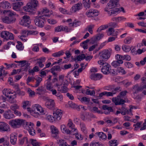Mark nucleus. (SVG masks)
Listing matches in <instances>:
<instances>
[{"mask_svg": "<svg viewBox=\"0 0 146 146\" xmlns=\"http://www.w3.org/2000/svg\"><path fill=\"white\" fill-rule=\"evenodd\" d=\"M45 60L46 58L44 57H41L37 59L38 61L37 63L38 64L40 67L42 68L44 66V65L42 64V62H45Z\"/></svg>", "mask_w": 146, "mask_h": 146, "instance_id": "35", "label": "nucleus"}, {"mask_svg": "<svg viewBox=\"0 0 146 146\" xmlns=\"http://www.w3.org/2000/svg\"><path fill=\"white\" fill-rule=\"evenodd\" d=\"M49 15H39L38 16L36 17L34 20V22L35 25L40 27H42L44 25L43 21L46 20V17H50Z\"/></svg>", "mask_w": 146, "mask_h": 146, "instance_id": "4", "label": "nucleus"}, {"mask_svg": "<svg viewBox=\"0 0 146 146\" xmlns=\"http://www.w3.org/2000/svg\"><path fill=\"white\" fill-rule=\"evenodd\" d=\"M45 119L50 123L55 122L54 116L52 115L47 114L46 115Z\"/></svg>", "mask_w": 146, "mask_h": 146, "instance_id": "34", "label": "nucleus"}, {"mask_svg": "<svg viewBox=\"0 0 146 146\" xmlns=\"http://www.w3.org/2000/svg\"><path fill=\"white\" fill-rule=\"evenodd\" d=\"M80 127L81 131L84 133H86L87 132V130L85 124L83 123L80 124Z\"/></svg>", "mask_w": 146, "mask_h": 146, "instance_id": "50", "label": "nucleus"}, {"mask_svg": "<svg viewBox=\"0 0 146 146\" xmlns=\"http://www.w3.org/2000/svg\"><path fill=\"white\" fill-rule=\"evenodd\" d=\"M112 101L116 106L123 104L125 102V100L119 96L113 98Z\"/></svg>", "mask_w": 146, "mask_h": 146, "instance_id": "10", "label": "nucleus"}, {"mask_svg": "<svg viewBox=\"0 0 146 146\" xmlns=\"http://www.w3.org/2000/svg\"><path fill=\"white\" fill-rule=\"evenodd\" d=\"M64 76L63 75H60L59 76V79H58L57 82L55 83L54 86L58 87H60V86L63 83L64 81Z\"/></svg>", "mask_w": 146, "mask_h": 146, "instance_id": "28", "label": "nucleus"}, {"mask_svg": "<svg viewBox=\"0 0 146 146\" xmlns=\"http://www.w3.org/2000/svg\"><path fill=\"white\" fill-rule=\"evenodd\" d=\"M3 13H7L8 16L10 24L13 23L16 21V18L18 17V15L14 11L9 10H4Z\"/></svg>", "mask_w": 146, "mask_h": 146, "instance_id": "6", "label": "nucleus"}, {"mask_svg": "<svg viewBox=\"0 0 146 146\" xmlns=\"http://www.w3.org/2000/svg\"><path fill=\"white\" fill-rule=\"evenodd\" d=\"M103 109L104 110V113L106 114H109L110 112L112 111L113 109L111 107H109L107 105H104L102 107Z\"/></svg>", "mask_w": 146, "mask_h": 146, "instance_id": "30", "label": "nucleus"}, {"mask_svg": "<svg viewBox=\"0 0 146 146\" xmlns=\"http://www.w3.org/2000/svg\"><path fill=\"white\" fill-rule=\"evenodd\" d=\"M74 135H75V138L77 140H82L84 138V136L79 133L78 132L75 133Z\"/></svg>", "mask_w": 146, "mask_h": 146, "instance_id": "44", "label": "nucleus"}, {"mask_svg": "<svg viewBox=\"0 0 146 146\" xmlns=\"http://www.w3.org/2000/svg\"><path fill=\"white\" fill-rule=\"evenodd\" d=\"M1 19L3 22L7 24H10L8 16L2 17L1 18Z\"/></svg>", "mask_w": 146, "mask_h": 146, "instance_id": "49", "label": "nucleus"}, {"mask_svg": "<svg viewBox=\"0 0 146 146\" xmlns=\"http://www.w3.org/2000/svg\"><path fill=\"white\" fill-rule=\"evenodd\" d=\"M28 142V138L27 137H24L19 139V144L21 145H23L25 143H27Z\"/></svg>", "mask_w": 146, "mask_h": 146, "instance_id": "39", "label": "nucleus"}, {"mask_svg": "<svg viewBox=\"0 0 146 146\" xmlns=\"http://www.w3.org/2000/svg\"><path fill=\"white\" fill-rule=\"evenodd\" d=\"M23 5V2H18L13 4V9L16 11H19L21 6Z\"/></svg>", "mask_w": 146, "mask_h": 146, "instance_id": "29", "label": "nucleus"}, {"mask_svg": "<svg viewBox=\"0 0 146 146\" xmlns=\"http://www.w3.org/2000/svg\"><path fill=\"white\" fill-rule=\"evenodd\" d=\"M48 22L50 25H54L57 23V21L54 19H50L47 20Z\"/></svg>", "mask_w": 146, "mask_h": 146, "instance_id": "59", "label": "nucleus"}, {"mask_svg": "<svg viewBox=\"0 0 146 146\" xmlns=\"http://www.w3.org/2000/svg\"><path fill=\"white\" fill-rule=\"evenodd\" d=\"M77 98L82 102H84L87 104H88L90 101V99L86 97H81L78 96Z\"/></svg>", "mask_w": 146, "mask_h": 146, "instance_id": "37", "label": "nucleus"}, {"mask_svg": "<svg viewBox=\"0 0 146 146\" xmlns=\"http://www.w3.org/2000/svg\"><path fill=\"white\" fill-rule=\"evenodd\" d=\"M21 36L25 37L29 35V32L28 31L26 30H22L21 32Z\"/></svg>", "mask_w": 146, "mask_h": 146, "instance_id": "60", "label": "nucleus"}, {"mask_svg": "<svg viewBox=\"0 0 146 146\" xmlns=\"http://www.w3.org/2000/svg\"><path fill=\"white\" fill-rule=\"evenodd\" d=\"M3 94L10 99H14L16 98V96L14 91L9 88H5L2 90Z\"/></svg>", "mask_w": 146, "mask_h": 146, "instance_id": "7", "label": "nucleus"}, {"mask_svg": "<svg viewBox=\"0 0 146 146\" xmlns=\"http://www.w3.org/2000/svg\"><path fill=\"white\" fill-rule=\"evenodd\" d=\"M19 105L15 104L11 105L10 107V108L14 112L15 111L17 110H18L19 108Z\"/></svg>", "mask_w": 146, "mask_h": 146, "instance_id": "48", "label": "nucleus"}, {"mask_svg": "<svg viewBox=\"0 0 146 146\" xmlns=\"http://www.w3.org/2000/svg\"><path fill=\"white\" fill-rule=\"evenodd\" d=\"M133 40V38L131 36H128L125 38L123 41L124 43L127 44H130Z\"/></svg>", "mask_w": 146, "mask_h": 146, "instance_id": "42", "label": "nucleus"}, {"mask_svg": "<svg viewBox=\"0 0 146 146\" xmlns=\"http://www.w3.org/2000/svg\"><path fill=\"white\" fill-rule=\"evenodd\" d=\"M104 11L110 16L112 14L116 15L118 14L119 13L120 10L119 8H116L113 9L106 10Z\"/></svg>", "mask_w": 146, "mask_h": 146, "instance_id": "22", "label": "nucleus"}, {"mask_svg": "<svg viewBox=\"0 0 146 146\" xmlns=\"http://www.w3.org/2000/svg\"><path fill=\"white\" fill-rule=\"evenodd\" d=\"M50 128L52 134L57 135L58 134L59 131L58 129L54 125H51Z\"/></svg>", "mask_w": 146, "mask_h": 146, "instance_id": "31", "label": "nucleus"}, {"mask_svg": "<svg viewBox=\"0 0 146 146\" xmlns=\"http://www.w3.org/2000/svg\"><path fill=\"white\" fill-rule=\"evenodd\" d=\"M141 123V122H137L136 124H134L133 126L134 127V130L135 131L138 130L140 127Z\"/></svg>", "mask_w": 146, "mask_h": 146, "instance_id": "62", "label": "nucleus"}, {"mask_svg": "<svg viewBox=\"0 0 146 146\" xmlns=\"http://www.w3.org/2000/svg\"><path fill=\"white\" fill-rule=\"evenodd\" d=\"M111 69V66L109 64L107 63L104 66H103L101 69L102 72L105 74H108L110 73Z\"/></svg>", "mask_w": 146, "mask_h": 146, "instance_id": "20", "label": "nucleus"}, {"mask_svg": "<svg viewBox=\"0 0 146 146\" xmlns=\"http://www.w3.org/2000/svg\"><path fill=\"white\" fill-rule=\"evenodd\" d=\"M82 8V4L81 3H78L74 5L70 9L72 13H74L79 11Z\"/></svg>", "mask_w": 146, "mask_h": 146, "instance_id": "19", "label": "nucleus"}, {"mask_svg": "<svg viewBox=\"0 0 146 146\" xmlns=\"http://www.w3.org/2000/svg\"><path fill=\"white\" fill-rule=\"evenodd\" d=\"M109 144L110 146H116L117 142L116 140H111L110 141Z\"/></svg>", "mask_w": 146, "mask_h": 146, "instance_id": "56", "label": "nucleus"}, {"mask_svg": "<svg viewBox=\"0 0 146 146\" xmlns=\"http://www.w3.org/2000/svg\"><path fill=\"white\" fill-rule=\"evenodd\" d=\"M116 72L117 73L121 75H124L126 73V72L124 69L122 67L117 68Z\"/></svg>", "mask_w": 146, "mask_h": 146, "instance_id": "36", "label": "nucleus"}, {"mask_svg": "<svg viewBox=\"0 0 146 146\" xmlns=\"http://www.w3.org/2000/svg\"><path fill=\"white\" fill-rule=\"evenodd\" d=\"M29 141L33 146H40L39 143L35 139H31Z\"/></svg>", "mask_w": 146, "mask_h": 146, "instance_id": "51", "label": "nucleus"}, {"mask_svg": "<svg viewBox=\"0 0 146 146\" xmlns=\"http://www.w3.org/2000/svg\"><path fill=\"white\" fill-rule=\"evenodd\" d=\"M58 91H59L62 93H64L67 92V88L66 86H62L61 87V89H60V87H58Z\"/></svg>", "mask_w": 146, "mask_h": 146, "instance_id": "55", "label": "nucleus"}, {"mask_svg": "<svg viewBox=\"0 0 146 146\" xmlns=\"http://www.w3.org/2000/svg\"><path fill=\"white\" fill-rule=\"evenodd\" d=\"M25 122V120L22 119H15L10 120L9 123L13 128H19Z\"/></svg>", "mask_w": 146, "mask_h": 146, "instance_id": "3", "label": "nucleus"}, {"mask_svg": "<svg viewBox=\"0 0 146 146\" xmlns=\"http://www.w3.org/2000/svg\"><path fill=\"white\" fill-rule=\"evenodd\" d=\"M99 14V12L98 10L93 9L88 10L86 13V15L89 17H95Z\"/></svg>", "mask_w": 146, "mask_h": 146, "instance_id": "14", "label": "nucleus"}, {"mask_svg": "<svg viewBox=\"0 0 146 146\" xmlns=\"http://www.w3.org/2000/svg\"><path fill=\"white\" fill-rule=\"evenodd\" d=\"M86 94L91 96H94L95 94V91L94 90H90L89 89H87L86 92Z\"/></svg>", "mask_w": 146, "mask_h": 146, "instance_id": "57", "label": "nucleus"}, {"mask_svg": "<svg viewBox=\"0 0 146 146\" xmlns=\"http://www.w3.org/2000/svg\"><path fill=\"white\" fill-rule=\"evenodd\" d=\"M17 44L16 46L17 48L20 50H23L24 48V46L21 42L20 41H17Z\"/></svg>", "mask_w": 146, "mask_h": 146, "instance_id": "46", "label": "nucleus"}, {"mask_svg": "<svg viewBox=\"0 0 146 146\" xmlns=\"http://www.w3.org/2000/svg\"><path fill=\"white\" fill-rule=\"evenodd\" d=\"M3 116L4 118L7 119H10L15 117L14 115L10 110L5 112L3 114Z\"/></svg>", "mask_w": 146, "mask_h": 146, "instance_id": "18", "label": "nucleus"}, {"mask_svg": "<svg viewBox=\"0 0 146 146\" xmlns=\"http://www.w3.org/2000/svg\"><path fill=\"white\" fill-rule=\"evenodd\" d=\"M58 144L59 146H70L64 139H60L58 141Z\"/></svg>", "mask_w": 146, "mask_h": 146, "instance_id": "41", "label": "nucleus"}, {"mask_svg": "<svg viewBox=\"0 0 146 146\" xmlns=\"http://www.w3.org/2000/svg\"><path fill=\"white\" fill-rule=\"evenodd\" d=\"M60 129L61 131L64 134H71V131L67 129L64 124L61 125L60 126Z\"/></svg>", "mask_w": 146, "mask_h": 146, "instance_id": "23", "label": "nucleus"}, {"mask_svg": "<svg viewBox=\"0 0 146 146\" xmlns=\"http://www.w3.org/2000/svg\"><path fill=\"white\" fill-rule=\"evenodd\" d=\"M39 6V2L37 0H31L23 7V9L27 12L34 14Z\"/></svg>", "mask_w": 146, "mask_h": 146, "instance_id": "1", "label": "nucleus"}, {"mask_svg": "<svg viewBox=\"0 0 146 146\" xmlns=\"http://www.w3.org/2000/svg\"><path fill=\"white\" fill-rule=\"evenodd\" d=\"M25 124L24 128L27 130L33 128L34 124L33 123L31 122H27Z\"/></svg>", "mask_w": 146, "mask_h": 146, "instance_id": "32", "label": "nucleus"}, {"mask_svg": "<svg viewBox=\"0 0 146 146\" xmlns=\"http://www.w3.org/2000/svg\"><path fill=\"white\" fill-rule=\"evenodd\" d=\"M122 48L123 51L125 52H128L131 50L130 46L128 45H123L122 46Z\"/></svg>", "mask_w": 146, "mask_h": 146, "instance_id": "47", "label": "nucleus"}, {"mask_svg": "<svg viewBox=\"0 0 146 146\" xmlns=\"http://www.w3.org/2000/svg\"><path fill=\"white\" fill-rule=\"evenodd\" d=\"M53 115L55 122L59 121L61 119L62 116L61 110L57 109L53 112Z\"/></svg>", "mask_w": 146, "mask_h": 146, "instance_id": "16", "label": "nucleus"}, {"mask_svg": "<svg viewBox=\"0 0 146 146\" xmlns=\"http://www.w3.org/2000/svg\"><path fill=\"white\" fill-rule=\"evenodd\" d=\"M119 0H110L104 9V11L112 9L116 7L119 4Z\"/></svg>", "mask_w": 146, "mask_h": 146, "instance_id": "8", "label": "nucleus"}, {"mask_svg": "<svg viewBox=\"0 0 146 146\" xmlns=\"http://www.w3.org/2000/svg\"><path fill=\"white\" fill-rule=\"evenodd\" d=\"M90 0H83L82 3L84 7L86 9H89L90 7Z\"/></svg>", "mask_w": 146, "mask_h": 146, "instance_id": "40", "label": "nucleus"}, {"mask_svg": "<svg viewBox=\"0 0 146 146\" xmlns=\"http://www.w3.org/2000/svg\"><path fill=\"white\" fill-rule=\"evenodd\" d=\"M67 125L70 129L75 126L74 125L73 123L72 120L70 119H69L68 120Z\"/></svg>", "mask_w": 146, "mask_h": 146, "instance_id": "64", "label": "nucleus"}, {"mask_svg": "<svg viewBox=\"0 0 146 146\" xmlns=\"http://www.w3.org/2000/svg\"><path fill=\"white\" fill-rule=\"evenodd\" d=\"M17 135L15 133H11L10 136V142L13 145L16 144L17 141Z\"/></svg>", "mask_w": 146, "mask_h": 146, "instance_id": "25", "label": "nucleus"}, {"mask_svg": "<svg viewBox=\"0 0 146 146\" xmlns=\"http://www.w3.org/2000/svg\"><path fill=\"white\" fill-rule=\"evenodd\" d=\"M118 30H114L113 28H109L107 31V35L108 36H117Z\"/></svg>", "mask_w": 146, "mask_h": 146, "instance_id": "27", "label": "nucleus"}, {"mask_svg": "<svg viewBox=\"0 0 146 146\" xmlns=\"http://www.w3.org/2000/svg\"><path fill=\"white\" fill-rule=\"evenodd\" d=\"M121 64V63L118 62L117 60L114 61L111 63V65L114 68H116L117 67L120 66Z\"/></svg>", "mask_w": 146, "mask_h": 146, "instance_id": "61", "label": "nucleus"}, {"mask_svg": "<svg viewBox=\"0 0 146 146\" xmlns=\"http://www.w3.org/2000/svg\"><path fill=\"white\" fill-rule=\"evenodd\" d=\"M85 58V55L84 54H82L81 55L77 56L75 58V60L78 61H80L84 59Z\"/></svg>", "mask_w": 146, "mask_h": 146, "instance_id": "58", "label": "nucleus"}, {"mask_svg": "<svg viewBox=\"0 0 146 146\" xmlns=\"http://www.w3.org/2000/svg\"><path fill=\"white\" fill-rule=\"evenodd\" d=\"M115 58L116 60L118 62L122 64L123 63V55L117 54L115 56Z\"/></svg>", "mask_w": 146, "mask_h": 146, "instance_id": "33", "label": "nucleus"}, {"mask_svg": "<svg viewBox=\"0 0 146 146\" xmlns=\"http://www.w3.org/2000/svg\"><path fill=\"white\" fill-rule=\"evenodd\" d=\"M45 106L49 109H54L55 107V103L54 100L51 99L47 100L45 103Z\"/></svg>", "mask_w": 146, "mask_h": 146, "instance_id": "17", "label": "nucleus"}, {"mask_svg": "<svg viewBox=\"0 0 146 146\" xmlns=\"http://www.w3.org/2000/svg\"><path fill=\"white\" fill-rule=\"evenodd\" d=\"M124 108L123 107L121 109H119L120 111L117 110L115 113V115H118L119 114L121 113L122 115H125L126 114V110L124 111Z\"/></svg>", "mask_w": 146, "mask_h": 146, "instance_id": "52", "label": "nucleus"}, {"mask_svg": "<svg viewBox=\"0 0 146 146\" xmlns=\"http://www.w3.org/2000/svg\"><path fill=\"white\" fill-rule=\"evenodd\" d=\"M30 17L27 15H24L22 19L20 22V24L22 26H27L31 23Z\"/></svg>", "mask_w": 146, "mask_h": 146, "instance_id": "11", "label": "nucleus"}, {"mask_svg": "<svg viewBox=\"0 0 146 146\" xmlns=\"http://www.w3.org/2000/svg\"><path fill=\"white\" fill-rule=\"evenodd\" d=\"M96 134L98 136L100 139L102 140H105L107 138L106 135L103 132H97Z\"/></svg>", "mask_w": 146, "mask_h": 146, "instance_id": "38", "label": "nucleus"}, {"mask_svg": "<svg viewBox=\"0 0 146 146\" xmlns=\"http://www.w3.org/2000/svg\"><path fill=\"white\" fill-rule=\"evenodd\" d=\"M102 77V76L101 74L98 73L92 74L90 76V78L94 80H99Z\"/></svg>", "mask_w": 146, "mask_h": 146, "instance_id": "26", "label": "nucleus"}, {"mask_svg": "<svg viewBox=\"0 0 146 146\" xmlns=\"http://www.w3.org/2000/svg\"><path fill=\"white\" fill-rule=\"evenodd\" d=\"M132 88L134 94L136 93L138 91H142V94L146 95V84H142L139 87V84H137L134 85Z\"/></svg>", "mask_w": 146, "mask_h": 146, "instance_id": "5", "label": "nucleus"}, {"mask_svg": "<svg viewBox=\"0 0 146 146\" xmlns=\"http://www.w3.org/2000/svg\"><path fill=\"white\" fill-rule=\"evenodd\" d=\"M1 36L3 39L8 40H12L14 39L13 35L11 33L7 31H3L1 33Z\"/></svg>", "mask_w": 146, "mask_h": 146, "instance_id": "9", "label": "nucleus"}, {"mask_svg": "<svg viewBox=\"0 0 146 146\" xmlns=\"http://www.w3.org/2000/svg\"><path fill=\"white\" fill-rule=\"evenodd\" d=\"M108 27V26L107 25H102L98 28L97 31L98 33L100 32L102 30L105 29Z\"/></svg>", "mask_w": 146, "mask_h": 146, "instance_id": "54", "label": "nucleus"}, {"mask_svg": "<svg viewBox=\"0 0 146 146\" xmlns=\"http://www.w3.org/2000/svg\"><path fill=\"white\" fill-rule=\"evenodd\" d=\"M94 25H90L88 26L87 27L88 31L91 34H93L92 29L94 28Z\"/></svg>", "mask_w": 146, "mask_h": 146, "instance_id": "63", "label": "nucleus"}, {"mask_svg": "<svg viewBox=\"0 0 146 146\" xmlns=\"http://www.w3.org/2000/svg\"><path fill=\"white\" fill-rule=\"evenodd\" d=\"M64 54V52L62 50L53 54L52 55L54 57H58Z\"/></svg>", "mask_w": 146, "mask_h": 146, "instance_id": "53", "label": "nucleus"}, {"mask_svg": "<svg viewBox=\"0 0 146 146\" xmlns=\"http://www.w3.org/2000/svg\"><path fill=\"white\" fill-rule=\"evenodd\" d=\"M92 117H93V115H90L88 112L84 113L81 115V118L82 120L87 121H90Z\"/></svg>", "mask_w": 146, "mask_h": 146, "instance_id": "24", "label": "nucleus"}, {"mask_svg": "<svg viewBox=\"0 0 146 146\" xmlns=\"http://www.w3.org/2000/svg\"><path fill=\"white\" fill-rule=\"evenodd\" d=\"M49 12V10L46 8H44L39 12V15H48L46 14V13H48Z\"/></svg>", "mask_w": 146, "mask_h": 146, "instance_id": "45", "label": "nucleus"}, {"mask_svg": "<svg viewBox=\"0 0 146 146\" xmlns=\"http://www.w3.org/2000/svg\"><path fill=\"white\" fill-rule=\"evenodd\" d=\"M100 59L107 60L110 57V54L108 50H104L100 52Z\"/></svg>", "mask_w": 146, "mask_h": 146, "instance_id": "13", "label": "nucleus"}, {"mask_svg": "<svg viewBox=\"0 0 146 146\" xmlns=\"http://www.w3.org/2000/svg\"><path fill=\"white\" fill-rule=\"evenodd\" d=\"M54 31L55 33H59L63 31L68 32L70 31V30L67 26L60 25L55 27L54 29Z\"/></svg>", "mask_w": 146, "mask_h": 146, "instance_id": "15", "label": "nucleus"}, {"mask_svg": "<svg viewBox=\"0 0 146 146\" xmlns=\"http://www.w3.org/2000/svg\"><path fill=\"white\" fill-rule=\"evenodd\" d=\"M30 106V104L28 101H24L22 103V107L23 109H25L26 108L28 111V108H30L29 107Z\"/></svg>", "mask_w": 146, "mask_h": 146, "instance_id": "43", "label": "nucleus"}, {"mask_svg": "<svg viewBox=\"0 0 146 146\" xmlns=\"http://www.w3.org/2000/svg\"><path fill=\"white\" fill-rule=\"evenodd\" d=\"M28 111L33 117L37 118L40 115L45 114V111L41 106L39 104H35L32 106V109L28 108Z\"/></svg>", "mask_w": 146, "mask_h": 146, "instance_id": "2", "label": "nucleus"}, {"mask_svg": "<svg viewBox=\"0 0 146 146\" xmlns=\"http://www.w3.org/2000/svg\"><path fill=\"white\" fill-rule=\"evenodd\" d=\"M11 131L9 126L4 122H0V132H9Z\"/></svg>", "mask_w": 146, "mask_h": 146, "instance_id": "12", "label": "nucleus"}, {"mask_svg": "<svg viewBox=\"0 0 146 146\" xmlns=\"http://www.w3.org/2000/svg\"><path fill=\"white\" fill-rule=\"evenodd\" d=\"M0 7L3 9H9L11 8V5L8 1H3L0 3Z\"/></svg>", "mask_w": 146, "mask_h": 146, "instance_id": "21", "label": "nucleus"}]
</instances>
